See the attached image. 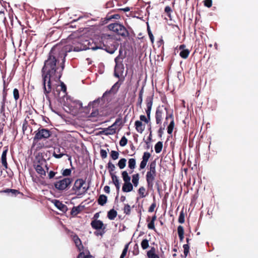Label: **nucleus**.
Segmentation results:
<instances>
[{"instance_id":"nucleus-51","label":"nucleus","mask_w":258,"mask_h":258,"mask_svg":"<svg viewBox=\"0 0 258 258\" xmlns=\"http://www.w3.org/2000/svg\"><path fill=\"white\" fill-rule=\"evenodd\" d=\"M156 206V203L154 202L152 204V205H151V206L150 207V208H149V212H152L154 211V209L155 208Z\"/></svg>"},{"instance_id":"nucleus-55","label":"nucleus","mask_w":258,"mask_h":258,"mask_svg":"<svg viewBox=\"0 0 258 258\" xmlns=\"http://www.w3.org/2000/svg\"><path fill=\"white\" fill-rule=\"evenodd\" d=\"M99 114V112H98V110L97 109H95V110L93 111L91 114H90V116L91 117H96Z\"/></svg>"},{"instance_id":"nucleus-60","label":"nucleus","mask_w":258,"mask_h":258,"mask_svg":"<svg viewBox=\"0 0 258 258\" xmlns=\"http://www.w3.org/2000/svg\"><path fill=\"white\" fill-rule=\"evenodd\" d=\"M104 190L105 192H106L107 194H109L110 192V187L109 186L106 185L104 187Z\"/></svg>"},{"instance_id":"nucleus-63","label":"nucleus","mask_w":258,"mask_h":258,"mask_svg":"<svg viewBox=\"0 0 258 258\" xmlns=\"http://www.w3.org/2000/svg\"><path fill=\"white\" fill-rule=\"evenodd\" d=\"M204 5L208 8H210V0H205L204 1Z\"/></svg>"},{"instance_id":"nucleus-3","label":"nucleus","mask_w":258,"mask_h":258,"mask_svg":"<svg viewBox=\"0 0 258 258\" xmlns=\"http://www.w3.org/2000/svg\"><path fill=\"white\" fill-rule=\"evenodd\" d=\"M35 136L33 140V147H36L37 150L46 147V146L43 143H41V140H45L49 138L51 133L50 131L46 128H39L37 131L35 132Z\"/></svg>"},{"instance_id":"nucleus-20","label":"nucleus","mask_w":258,"mask_h":258,"mask_svg":"<svg viewBox=\"0 0 258 258\" xmlns=\"http://www.w3.org/2000/svg\"><path fill=\"white\" fill-rule=\"evenodd\" d=\"M111 176L112 181L115 185L117 190H119L120 188V184L117 177L115 174H112V176Z\"/></svg>"},{"instance_id":"nucleus-44","label":"nucleus","mask_w":258,"mask_h":258,"mask_svg":"<svg viewBox=\"0 0 258 258\" xmlns=\"http://www.w3.org/2000/svg\"><path fill=\"white\" fill-rule=\"evenodd\" d=\"M151 156V154L148 152H145L143 156V160L148 162L149 158Z\"/></svg>"},{"instance_id":"nucleus-54","label":"nucleus","mask_w":258,"mask_h":258,"mask_svg":"<svg viewBox=\"0 0 258 258\" xmlns=\"http://www.w3.org/2000/svg\"><path fill=\"white\" fill-rule=\"evenodd\" d=\"M147 162H147L146 161L142 160L140 163V168L142 169H144L146 167Z\"/></svg>"},{"instance_id":"nucleus-49","label":"nucleus","mask_w":258,"mask_h":258,"mask_svg":"<svg viewBox=\"0 0 258 258\" xmlns=\"http://www.w3.org/2000/svg\"><path fill=\"white\" fill-rule=\"evenodd\" d=\"M71 174V170L70 169H64L62 173V174L66 176H69Z\"/></svg>"},{"instance_id":"nucleus-32","label":"nucleus","mask_w":258,"mask_h":258,"mask_svg":"<svg viewBox=\"0 0 258 258\" xmlns=\"http://www.w3.org/2000/svg\"><path fill=\"white\" fill-rule=\"evenodd\" d=\"M101 100H102L101 98H99L93 101L92 102L90 103V104H89V107H90L91 106H92L93 108L96 107V106H95L96 104H99Z\"/></svg>"},{"instance_id":"nucleus-4","label":"nucleus","mask_w":258,"mask_h":258,"mask_svg":"<svg viewBox=\"0 0 258 258\" xmlns=\"http://www.w3.org/2000/svg\"><path fill=\"white\" fill-rule=\"evenodd\" d=\"M88 189L89 186L86 185L85 181L82 178L77 179L72 188V190L75 191V194L77 196L85 194Z\"/></svg>"},{"instance_id":"nucleus-57","label":"nucleus","mask_w":258,"mask_h":258,"mask_svg":"<svg viewBox=\"0 0 258 258\" xmlns=\"http://www.w3.org/2000/svg\"><path fill=\"white\" fill-rule=\"evenodd\" d=\"M5 192H11L12 194H16L17 193H18V191L17 190H16V189H7V190H6L5 191Z\"/></svg>"},{"instance_id":"nucleus-41","label":"nucleus","mask_w":258,"mask_h":258,"mask_svg":"<svg viewBox=\"0 0 258 258\" xmlns=\"http://www.w3.org/2000/svg\"><path fill=\"white\" fill-rule=\"evenodd\" d=\"M1 160H2V165L5 167V169H7L8 168V164H7V158L5 157H1Z\"/></svg>"},{"instance_id":"nucleus-18","label":"nucleus","mask_w":258,"mask_h":258,"mask_svg":"<svg viewBox=\"0 0 258 258\" xmlns=\"http://www.w3.org/2000/svg\"><path fill=\"white\" fill-rule=\"evenodd\" d=\"M147 256L148 258H159V256L155 253V248L152 247V248L147 252Z\"/></svg>"},{"instance_id":"nucleus-27","label":"nucleus","mask_w":258,"mask_h":258,"mask_svg":"<svg viewBox=\"0 0 258 258\" xmlns=\"http://www.w3.org/2000/svg\"><path fill=\"white\" fill-rule=\"evenodd\" d=\"M126 160L125 158H121L118 162L117 165L120 169L124 168L126 166Z\"/></svg>"},{"instance_id":"nucleus-13","label":"nucleus","mask_w":258,"mask_h":258,"mask_svg":"<svg viewBox=\"0 0 258 258\" xmlns=\"http://www.w3.org/2000/svg\"><path fill=\"white\" fill-rule=\"evenodd\" d=\"M53 203L55 207L61 211L65 212L67 210V206L59 201L55 200Z\"/></svg>"},{"instance_id":"nucleus-25","label":"nucleus","mask_w":258,"mask_h":258,"mask_svg":"<svg viewBox=\"0 0 258 258\" xmlns=\"http://www.w3.org/2000/svg\"><path fill=\"white\" fill-rule=\"evenodd\" d=\"M107 168L111 176H112V174H114L113 173V171L115 170V166L110 161H109L107 164Z\"/></svg>"},{"instance_id":"nucleus-29","label":"nucleus","mask_w":258,"mask_h":258,"mask_svg":"<svg viewBox=\"0 0 258 258\" xmlns=\"http://www.w3.org/2000/svg\"><path fill=\"white\" fill-rule=\"evenodd\" d=\"M128 167L131 169H134L136 167V160L134 158L130 159L128 160Z\"/></svg>"},{"instance_id":"nucleus-1","label":"nucleus","mask_w":258,"mask_h":258,"mask_svg":"<svg viewBox=\"0 0 258 258\" xmlns=\"http://www.w3.org/2000/svg\"><path fill=\"white\" fill-rule=\"evenodd\" d=\"M67 55L66 50L61 45L54 46L49 53L47 59L41 70L44 93L51 91V82L59 80L64 69V62Z\"/></svg>"},{"instance_id":"nucleus-42","label":"nucleus","mask_w":258,"mask_h":258,"mask_svg":"<svg viewBox=\"0 0 258 258\" xmlns=\"http://www.w3.org/2000/svg\"><path fill=\"white\" fill-rule=\"evenodd\" d=\"M183 247L184 249V254L185 256H186L187 254L189 252V245L187 244H184L183 246Z\"/></svg>"},{"instance_id":"nucleus-45","label":"nucleus","mask_w":258,"mask_h":258,"mask_svg":"<svg viewBox=\"0 0 258 258\" xmlns=\"http://www.w3.org/2000/svg\"><path fill=\"white\" fill-rule=\"evenodd\" d=\"M129 244H130V243L126 244L125 245L124 248V249L122 252V253L121 254V255H122V256H125L126 255L127 250H128Z\"/></svg>"},{"instance_id":"nucleus-12","label":"nucleus","mask_w":258,"mask_h":258,"mask_svg":"<svg viewBox=\"0 0 258 258\" xmlns=\"http://www.w3.org/2000/svg\"><path fill=\"white\" fill-rule=\"evenodd\" d=\"M168 118H171V120L170 122L169 125L168 126L167 132L169 134H171L173 132V127H174V120H173L172 114H170V115H169V116H166V119L167 120Z\"/></svg>"},{"instance_id":"nucleus-7","label":"nucleus","mask_w":258,"mask_h":258,"mask_svg":"<svg viewBox=\"0 0 258 258\" xmlns=\"http://www.w3.org/2000/svg\"><path fill=\"white\" fill-rule=\"evenodd\" d=\"M91 225L93 228L97 230L94 232L95 235L102 236L105 233V226L101 221L94 219L92 221Z\"/></svg>"},{"instance_id":"nucleus-47","label":"nucleus","mask_w":258,"mask_h":258,"mask_svg":"<svg viewBox=\"0 0 258 258\" xmlns=\"http://www.w3.org/2000/svg\"><path fill=\"white\" fill-rule=\"evenodd\" d=\"M147 30H148V34H149V37H150V39L152 42V43H153L154 42V36H153V34L151 32V30L149 28V27L148 26V28H147Z\"/></svg>"},{"instance_id":"nucleus-46","label":"nucleus","mask_w":258,"mask_h":258,"mask_svg":"<svg viewBox=\"0 0 258 258\" xmlns=\"http://www.w3.org/2000/svg\"><path fill=\"white\" fill-rule=\"evenodd\" d=\"M177 232L178 235H184V229L183 227L179 225L177 228Z\"/></svg>"},{"instance_id":"nucleus-17","label":"nucleus","mask_w":258,"mask_h":258,"mask_svg":"<svg viewBox=\"0 0 258 258\" xmlns=\"http://www.w3.org/2000/svg\"><path fill=\"white\" fill-rule=\"evenodd\" d=\"M133 189V186L132 184L130 182H125L122 186V191L124 192H130Z\"/></svg>"},{"instance_id":"nucleus-15","label":"nucleus","mask_w":258,"mask_h":258,"mask_svg":"<svg viewBox=\"0 0 258 258\" xmlns=\"http://www.w3.org/2000/svg\"><path fill=\"white\" fill-rule=\"evenodd\" d=\"M135 125L137 131L140 133H142L145 130V126L141 121H136Z\"/></svg>"},{"instance_id":"nucleus-62","label":"nucleus","mask_w":258,"mask_h":258,"mask_svg":"<svg viewBox=\"0 0 258 258\" xmlns=\"http://www.w3.org/2000/svg\"><path fill=\"white\" fill-rule=\"evenodd\" d=\"M61 90L63 92H66V91L67 88H66V85L64 84V83H61Z\"/></svg>"},{"instance_id":"nucleus-30","label":"nucleus","mask_w":258,"mask_h":258,"mask_svg":"<svg viewBox=\"0 0 258 258\" xmlns=\"http://www.w3.org/2000/svg\"><path fill=\"white\" fill-rule=\"evenodd\" d=\"M119 87V85L118 82L116 83L111 88L110 90L109 91V92H112L113 93H115L117 92L118 88Z\"/></svg>"},{"instance_id":"nucleus-64","label":"nucleus","mask_w":258,"mask_h":258,"mask_svg":"<svg viewBox=\"0 0 258 258\" xmlns=\"http://www.w3.org/2000/svg\"><path fill=\"white\" fill-rule=\"evenodd\" d=\"M111 18H113V19H118V18H119V15H117V14H116V15H114L113 16H111Z\"/></svg>"},{"instance_id":"nucleus-16","label":"nucleus","mask_w":258,"mask_h":258,"mask_svg":"<svg viewBox=\"0 0 258 258\" xmlns=\"http://www.w3.org/2000/svg\"><path fill=\"white\" fill-rule=\"evenodd\" d=\"M43 163H41L40 164L36 165L35 167L36 172L41 176L45 175V171L43 169Z\"/></svg>"},{"instance_id":"nucleus-5","label":"nucleus","mask_w":258,"mask_h":258,"mask_svg":"<svg viewBox=\"0 0 258 258\" xmlns=\"http://www.w3.org/2000/svg\"><path fill=\"white\" fill-rule=\"evenodd\" d=\"M153 95H151L147 96L146 99V102L147 104V109L146 110V112L147 113V117H146L144 115H141L140 116V121H144L146 123H148L150 120V114L151 111L152 109V106L153 105Z\"/></svg>"},{"instance_id":"nucleus-43","label":"nucleus","mask_w":258,"mask_h":258,"mask_svg":"<svg viewBox=\"0 0 258 258\" xmlns=\"http://www.w3.org/2000/svg\"><path fill=\"white\" fill-rule=\"evenodd\" d=\"M13 95L15 99L17 100L19 98V91L17 89H14L13 91Z\"/></svg>"},{"instance_id":"nucleus-31","label":"nucleus","mask_w":258,"mask_h":258,"mask_svg":"<svg viewBox=\"0 0 258 258\" xmlns=\"http://www.w3.org/2000/svg\"><path fill=\"white\" fill-rule=\"evenodd\" d=\"M141 246L143 249H147L149 247L148 240L146 239L143 240L141 242Z\"/></svg>"},{"instance_id":"nucleus-19","label":"nucleus","mask_w":258,"mask_h":258,"mask_svg":"<svg viewBox=\"0 0 258 258\" xmlns=\"http://www.w3.org/2000/svg\"><path fill=\"white\" fill-rule=\"evenodd\" d=\"M107 198L105 195H101L98 199V204L101 206H103L107 202Z\"/></svg>"},{"instance_id":"nucleus-10","label":"nucleus","mask_w":258,"mask_h":258,"mask_svg":"<svg viewBox=\"0 0 258 258\" xmlns=\"http://www.w3.org/2000/svg\"><path fill=\"white\" fill-rule=\"evenodd\" d=\"M118 122V120H116L115 122L111 126H109L107 128H104V130L101 132V133L105 135H113L115 133L116 129L114 128V126L116 125Z\"/></svg>"},{"instance_id":"nucleus-35","label":"nucleus","mask_w":258,"mask_h":258,"mask_svg":"<svg viewBox=\"0 0 258 258\" xmlns=\"http://www.w3.org/2000/svg\"><path fill=\"white\" fill-rule=\"evenodd\" d=\"M118 156L119 153L118 152L115 151H112L111 152V157L113 160H116L117 159H118Z\"/></svg>"},{"instance_id":"nucleus-34","label":"nucleus","mask_w":258,"mask_h":258,"mask_svg":"<svg viewBox=\"0 0 258 258\" xmlns=\"http://www.w3.org/2000/svg\"><path fill=\"white\" fill-rule=\"evenodd\" d=\"M178 222L180 223L184 222V213L183 210L180 212L179 217L178 218Z\"/></svg>"},{"instance_id":"nucleus-53","label":"nucleus","mask_w":258,"mask_h":258,"mask_svg":"<svg viewBox=\"0 0 258 258\" xmlns=\"http://www.w3.org/2000/svg\"><path fill=\"white\" fill-rule=\"evenodd\" d=\"M148 228L150 229H155L154 222L151 221L148 224Z\"/></svg>"},{"instance_id":"nucleus-26","label":"nucleus","mask_w":258,"mask_h":258,"mask_svg":"<svg viewBox=\"0 0 258 258\" xmlns=\"http://www.w3.org/2000/svg\"><path fill=\"white\" fill-rule=\"evenodd\" d=\"M143 89L142 88L139 92V98L138 99L137 105L141 107L142 101H143Z\"/></svg>"},{"instance_id":"nucleus-23","label":"nucleus","mask_w":258,"mask_h":258,"mask_svg":"<svg viewBox=\"0 0 258 258\" xmlns=\"http://www.w3.org/2000/svg\"><path fill=\"white\" fill-rule=\"evenodd\" d=\"M163 147V143L162 142H158L155 146V150L156 153H159L162 151Z\"/></svg>"},{"instance_id":"nucleus-50","label":"nucleus","mask_w":258,"mask_h":258,"mask_svg":"<svg viewBox=\"0 0 258 258\" xmlns=\"http://www.w3.org/2000/svg\"><path fill=\"white\" fill-rule=\"evenodd\" d=\"M172 11L170 7L167 6L165 8V12L166 13L169 17H170V13Z\"/></svg>"},{"instance_id":"nucleus-39","label":"nucleus","mask_w":258,"mask_h":258,"mask_svg":"<svg viewBox=\"0 0 258 258\" xmlns=\"http://www.w3.org/2000/svg\"><path fill=\"white\" fill-rule=\"evenodd\" d=\"M124 213H125L127 215H128L130 214L131 212V207L129 205L126 204L125 205L123 209Z\"/></svg>"},{"instance_id":"nucleus-52","label":"nucleus","mask_w":258,"mask_h":258,"mask_svg":"<svg viewBox=\"0 0 258 258\" xmlns=\"http://www.w3.org/2000/svg\"><path fill=\"white\" fill-rule=\"evenodd\" d=\"M63 155H64V153H53V156L57 159L61 158Z\"/></svg>"},{"instance_id":"nucleus-8","label":"nucleus","mask_w":258,"mask_h":258,"mask_svg":"<svg viewBox=\"0 0 258 258\" xmlns=\"http://www.w3.org/2000/svg\"><path fill=\"white\" fill-rule=\"evenodd\" d=\"M72 179L70 178H64L54 183L55 187L59 190H63L66 189L72 183Z\"/></svg>"},{"instance_id":"nucleus-58","label":"nucleus","mask_w":258,"mask_h":258,"mask_svg":"<svg viewBox=\"0 0 258 258\" xmlns=\"http://www.w3.org/2000/svg\"><path fill=\"white\" fill-rule=\"evenodd\" d=\"M78 258H91V257L90 256L85 255L83 253H80Z\"/></svg>"},{"instance_id":"nucleus-11","label":"nucleus","mask_w":258,"mask_h":258,"mask_svg":"<svg viewBox=\"0 0 258 258\" xmlns=\"http://www.w3.org/2000/svg\"><path fill=\"white\" fill-rule=\"evenodd\" d=\"M165 113H167L166 108H164V110L159 108H157L156 112V121L157 124L161 123L162 119V115Z\"/></svg>"},{"instance_id":"nucleus-6","label":"nucleus","mask_w":258,"mask_h":258,"mask_svg":"<svg viewBox=\"0 0 258 258\" xmlns=\"http://www.w3.org/2000/svg\"><path fill=\"white\" fill-rule=\"evenodd\" d=\"M109 29L111 30L117 34L122 36H128V32L126 28L122 25L118 23L110 24L108 26Z\"/></svg>"},{"instance_id":"nucleus-38","label":"nucleus","mask_w":258,"mask_h":258,"mask_svg":"<svg viewBox=\"0 0 258 258\" xmlns=\"http://www.w3.org/2000/svg\"><path fill=\"white\" fill-rule=\"evenodd\" d=\"M80 209L79 207H73V208L72 210L71 214L72 215H76L80 212Z\"/></svg>"},{"instance_id":"nucleus-36","label":"nucleus","mask_w":258,"mask_h":258,"mask_svg":"<svg viewBox=\"0 0 258 258\" xmlns=\"http://www.w3.org/2000/svg\"><path fill=\"white\" fill-rule=\"evenodd\" d=\"M64 149L63 148L60 147H55L54 149V151L53 153H64Z\"/></svg>"},{"instance_id":"nucleus-48","label":"nucleus","mask_w":258,"mask_h":258,"mask_svg":"<svg viewBox=\"0 0 258 258\" xmlns=\"http://www.w3.org/2000/svg\"><path fill=\"white\" fill-rule=\"evenodd\" d=\"M100 155L103 159L106 158L107 156V151L105 150L101 149L100 150Z\"/></svg>"},{"instance_id":"nucleus-21","label":"nucleus","mask_w":258,"mask_h":258,"mask_svg":"<svg viewBox=\"0 0 258 258\" xmlns=\"http://www.w3.org/2000/svg\"><path fill=\"white\" fill-rule=\"evenodd\" d=\"M117 216V212L114 209L110 210L107 214V217L110 220H113Z\"/></svg>"},{"instance_id":"nucleus-2","label":"nucleus","mask_w":258,"mask_h":258,"mask_svg":"<svg viewBox=\"0 0 258 258\" xmlns=\"http://www.w3.org/2000/svg\"><path fill=\"white\" fill-rule=\"evenodd\" d=\"M101 44L99 46L92 47V50L102 49L107 52L112 54L117 48L118 43L110 35L103 34L101 37Z\"/></svg>"},{"instance_id":"nucleus-37","label":"nucleus","mask_w":258,"mask_h":258,"mask_svg":"<svg viewBox=\"0 0 258 258\" xmlns=\"http://www.w3.org/2000/svg\"><path fill=\"white\" fill-rule=\"evenodd\" d=\"M127 142V139L124 137H122L119 142V144L121 146L123 147L125 146Z\"/></svg>"},{"instance_id":"nucleus-14","label":"nucleus","mask_w":258,"mask_h":258,"mask_svg":"<svg viewBox=\"0 0 258 258\" xmlns=\"http://www.w3.org/2000/svg\"><path fill=\"white\" fill-rule=\"evenodd\" d=\"M72 236L73 239L79 250H81V249H82L83 246L82 244L81 241L80 239L79 238V237L76 234H74Z\"/></svg>"},{"instance_id":"nucleus-59","label":"nucleus","mask_w":258,"mask_h":258,"mask_svg":"<svg viewBox=\"0 0 258 258\" xmlns=\"http://www.w3.org/2000/svg\"><path fill=\"white\" fill-rule=\"evenodd\" d=\"M56 173L52 171H50L48 174V176H49V178L50 179L51 178H52L55 175Z\"/></svg>"},{"instance_id":"nucleus-61","label":"nucleus","mask_w":258,"mask_h":258,"mask_svg":"<svg viewBox=\"0 0 258 258\" xmlns=\"http://www.w3.org/2000/svg\"><path fill=\"white\" fill-rule=\"evenodd\" d=\"M8 151V149L7 148H6V149L5 150H4V151L2 153V157H6Z\"/></svg>"},{"instance_id":"nucleus-33","label":"nucleus","mask_w":258,"mask_h":258,"mask_svg":"<svg viewBox=\"0 0 258 258\" xmlns=\"http://www.w3.org/2000/svg\"><path fill=\"white\" fill-rule=\"evenodd\" d=\"M151 172L156 173V163L155 162H152L151 163L150 165L149 171Z\"/></svg>"},{"instance_id":"nucleus-28","label":"nucleus","mask_w":258,"mask_h":258,"mask_svg":"<svg viewBox=\"0 0 258 258\" xmlns=\"http://www.w3.org/2000/svg\"><path fill=\"white\" fill-rule=\"evenodd\" d=\"M189 53V51L188 49H182L180 52L179 55L180 56L183 58H186Z\"/></svg>"},{"instance_id":"nucleus-24","label":"nucleus","mask_w":258,"mask_h":258,"mask_svg":"<svg viewBox=\"0 0 258 258\" xmlns=\"http://www.w3.org/2000/svg\"><path fill=\"white\" fill-rule=\"evenodd\" d=\"M122 177L123 181L125 182H130L131 180V177L128 176L127 172L126 171H123L122 172Z\"/></svg>"},{"instance_id":"nucleus-9","label":"nucleus","mask_w":258,"mask_h":258,"mask_svg":"<svg viewBox=\"0 0 258 258\" xmlns=\"http://www.w3.org/2000/svg\"><path fill=\"white\" fill-rule=\"evenodd\" d=\"M156 173L148 171L146 175V180L148 186L149 188H152L153 186V182L155 180Z\"/></svg>"},{"instance_id":"nucleus-22","label":"nucleus","mask_w":258,"mask_h":258,"mask_svg":"<svg viewBox=\"0 0 258 258\" xmlns=\"http://www.w3.org/2000/svg\"><path fill=\"white\" fill-rule=\"evenodd\" d=\"M139 174L137 173L135 174L132 176V182L133 183L134 186L137 187L139 183Z\"/></svg>"},{"instance_id":"nucleus-40","label":"nucleus","mask_w":258,"mask_h":258,"mask_svg":"<svg viewBox=\"0 0 258 258\" xmlns=\"http://www.w3.org/2000/svg\"><path fill=\"white\" fill-rule=\"evenodd\" d=\"M138 191H139V194L140 195V196L142 198H144L146 196V195L145 194V188L143 186L140 187Z\"/></svg>"},{"instance_id":"nucleus-56","label":"nucleus","mask_w":258,"mask_h":258,"mask_svg":"<svg viewBox=\"0 0 258 258\" xmlns=\"http://www.w3.org/2000/svg\"><path fill=\"white\" fill-rule=\"evenodd\" d=\"M7 93L5 92V82H4V88L3 90V104L5 103L6 99Z\"/></svg>"}]
</instances>
